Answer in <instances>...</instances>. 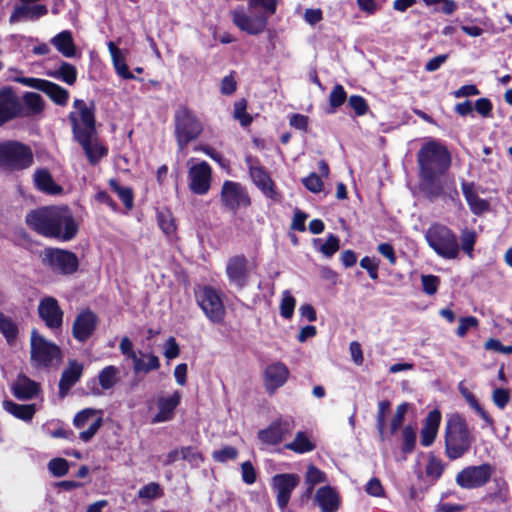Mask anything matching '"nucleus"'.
<instances>
[{"mask_svg": "<svg viewBox=\"0 0 512 512\" xmlns=\"http://www.w3.org/2000/svg\"><path fill=\"white\" fill-rule=\"evenodd\" d=\"M76 111L69 114V120L72 125V131L75 139L95 135V117L93 107H88L87 104L81 100L76 99L73 103Z\"/></svg>", "mask_w": 512, "mask_h": 512, "instance_id": "9", "label": "nucleus"}, {"mask_svg": "<svg viewBox=\"0 0 512 512\" xmlns=\"http://www.w3.org/2000/svg\"><path fill=\"white\" fill-rule=\"evenodd\" d=\"M48 469L55 477H62L68 473L69 465L64 458H54L49 461Z\"/></svg>", "mask_w": 512, "mask_h": 512, "instance_id": "52", "label": "nucleus"}, {"mask_svg": "<svg viewBox=\"0 0 512 512\" xmlns=\"http://www.w3.org/2000/svg\"><path fill=\"white\" fill-rule=\"evenodd\" d=\"M476 232L470 229H464L460 234V250L462 249L470 258L473 257L474 245L476 243Z\"/></svg>", "mask_w": 512, "mask_h": 512, "instance_id": "46", "label": "nucleus"}, {"mask_svg": "<svg viewBox=\"0 0 512 512\" xmlns=\"http://www.w3.org/2000/svg\"><path fill=\"white\" fill-rule=\"evenodd\" d=\"M34 162L32 149L19 141L0 142V168L7 172L22 171L30 168Z\"/></svg>", "mask_w": 512, "mask_h": 512, "instance_id": "5", "label": "nucleus"}, {"mask_svg": "<svg viewBox=\"0 0 512 512\" xmlns=\"http://www.w3.org/2000/svg\"><path fill=\"white\" fill-rule=\"evenodd\" d=\"M425 471L427 476L433 479H438L441 477L444 471V464L440 459L431 457L428 461Z\"/></svg>", "mask_w": 512, "mask_h": 512, "instance_id": "59", "label": "nucleus"}, {"mask_svg": "<svg viewBox=\"0 0 512 512\" xmlns=\"http://www.w3.org/2000/svg\"><path fill=\"white\" fill-rule=\"evenodd\" d=\"M403 438V452L411 453L414 449L416 442V434L411 426H406L402 431Z\"/></svg>", "mask_w": 512, "mask_h": 512, "instance_id": "60", "label": "nucleus"}, {"mask_svg": "<svg viewBox=\"0 0 512 512\" xmlns=\"http://www.w3.org/2000/svg\"><path fill=\"white\" fill-rule=\"evenodd\" d=\"M492 401L499 408L504 409L510 401V393L504 388H496L492 392Z\"/></svg>", "mask_w": 512, "mask_h": 512, "instance_id": "63", "label": "nucleus"}, {"mask_svg": "<svg viewBox=\"0 0 512 512\" xmlns=\"http://www.w3.org/2000/svg\"><path fill=\"white\" fill-rule=\"evenodd\" d=\"M234 117L239 120L242 126H247L252 122V118L246 113V103L244 100L234 104Z\"/></svg>", "mask_w": 512, "mask_h": 512, "instance_id": "62", "label": "nucleus"}, {"mask_svg": "<svg viewBox=\"0 0 512 512\" xmlns=\"http://www.w3.org/2000/svg\"><path fill=\"white\" fill-rule=\"evenodd\" d=\"M493 472L489 463L467 466L457 473L455 481L463 489L480 488L489 482Z\"/></svg>", "mask_w": 512, "mask_h": 512, "instance_id": "11", "label": "nucleus"}, {"mask_svg": "<svg viewBox=\"0 0 512 512\" xmlns=\"http://www.w3.org/2000/svg\"><path fill=\"white\" fill-rule=\"evenodd\" d=\"M107 45L116 73L123 79H135V76L129 71L123 52L112 41Z\"/></svg>", "mask_w": 512, "mask_h": 512, "instance_id": "34", "label": "nucleus"}, {"mask_svg": "<svg viewBox=\"0 0 512 512\" xmlns=\"http://www.w3.org/2000/svg\"><path fill=\"white\" fill-rule=\"evenodd\" d=\"M60 348L36 330L31 332V360L37 367H49L61 360Z\"/></svg>", "mask_w": 512, "mask_h": 512, "instance_id": "7", "label": "nucleus"}, {"mask_svg": "<svg viewBox=\"0 0 512 512\" xmlns=\"http://www.w3.org/2000/svg\"><path fill=\"white\" fill-rule=\"evenodd\" d=\"M441 422V413L438 410L430 411L421 430V445L429 447L433 444Z\"/></svg>", "mask_w": 512, "mask_h": 512, "instance_id": "27", "label": "nucleus"}, {"mask_svg": "<svg viewBox=\"0 0 512 512\" xmlns=\"http://www.w3.org/2000/svg\"><path fill=\"white\" fill-rule=\"evenodd\" d=\"M452 164L448 148L438 140L425 142L417 152L419 189L430 201L438 198L458 197L454 181L446 177Z\"/></svg>", "mask_w": 512, "mask_h": 512, "instance_id": "1", "label": "nucleus"}, {"mask_svg": "<svg viewBox=\"0 0 512 512\" xmlns=\"http://www.w3.org/2000/svg\"><path fill=\"white\" fill-rule=\"evenodd\" d=\"M305 481L308 485V493L310 494L316 484L326 481V474L314 465H309L307 468Z\"/></svg>", "mask_w": 512, "mask_h": 512, "instance_id": "47", "label": "nucleus"}, {"mask_svg": "<svg viewBox=\"0 0 512 512\" xmlns=\"http://www.w3.org/2000/svg\"><path fill=\"white\" fill-rule=\"evenodd\" d=\"M231 15L233 24L249 35H259L267 28L266 13H258L249 7L240 5L232 10Z\"/></svg>", "mask_w": 512, "mask_h": 512, "instance_id": "8", "label": "nucleus"}, {"mask_svg": "<svg viewBox=\"0 0 512 512\" xmlns=\"http://www.w3.org/2000/svg\"><path fill=\"white\" fill-rule=\"evenodd\" d=\"M199 306L212 323H221L225 316V307L220 293L211 286L203 287L196 293Z\"/></svg>", "mask_w": 512, "mask_h": 512, "instance_id": "10", "label": "nucleus"}, {"mask_svg": "<svg viewBox=\"0 0 512 512\" xmlns=\"http://www.w3.org/2000/svg\"><path fill=\"white\" fill-rule=\"evenodd\" d=\"M43 262L48 265L49 268L58 274H72L78 268V259L72 252L48 248L43 253Z\"/></svg>", "mask_w": 512, "mask_h": 512, "instance_id": "12", "label": "nucleus"}, {"mask_svg": "<svg viewBox=\"0 0 512 512\" xmlns=\"http://www.w3.org/2000/svg\"><path fill=\"white\" fill-rule=\"evenodd\" d=\"M315 444L304 432H298L293 441L287 443L285 448L298 454L311 452L315 449Z\"/></svg>", "mask_w": 512, "mask_h": 512, "instance_id": "39", "label": "nucleus"}, {"mask_svg": "<svg viewBox=\"0 0 512 512\" xmlns=\"http://www.w3.org/2000/svg\"><path fill=\"white\" fill-rule=\"evenodd\" d=\"M289 377V370L285 364L276 362L269 365L264 373L265 386L267 391L272 394L278 388L282 387Z\"/></svg>", "mask_w": 512, "mask_h": 512, "instance_id": "24", "label": "nucleus"}, {"mask_svg": "<svg viewBox=\"0 0 512 512\" xmlns=\"http://www.w3.org/2000/svg\"><path fill=\"white\" fill-rule=\"evenodd\" d=\"M508 485L503 479H494V490L488 492L485 500L491 503H505L508 500Z\"/></svg>", "mask_w": 512, "mask_h": 512, "instance_id": "41", "label": "nucleus"}, {"mask_svg": "<svg viewBox=\"0 0 512 512\" xmlns=\"http://www.w3.org/2000/svg\"><path fill=\"white\" fill-rule=\"evenodd\" d=\"M21 82L31 88L44 92L58 105L64 106L68 102V91L51 81L38 78H23Z\"/></svg>", "mask_w": 512, "mask_h": 512, "instance_id": "21", "label": "nucleus"}, {"mask_svg": "<svg viewBox=\"0 0 512 512\" xmlns=\"http://www.w3.org/2000/svg\"><path fill=\"white\" fill-rule=\"evenodd\" d=\"M349 106L355 111L357 116H363L368 110L366 100L359 95H352L348 100Z\"/></svg>", "mask_w": 512, "mask_h": 512, "instance_id": "64", "label": "nucleus"}, {"mask_svg": "<svg viewBox=\"0 0 512 512\" xmlns=\"http://www.w3.org/2000/svg\"><path fill=\"white\" fill-rule=\"evenodd\" d=\"M340 247V240L337 236L330 234L319 250L328 258L332 257Z\"/></svg>", "mask_w": 512, "mask_h": 512, "instance_id": "55", "label": "nucleus"}, {"mask_svg": "<svg viewBox=\"0 0 512 512\" xmlns=\"http://www.w3.org/2000/svg\"><path fill=\"white\" fill-rule=\"evenodd\" d=\"M220 200L222 205L233 213L251 204V199L246 189L240 183L230 180L224 181L221 188Z\"/></svg>", "mask_w": 512, "mask_h": 512, "instance_id": "13", "label": "nucleus"}, {"mask_svg": "<svg viewBox=\"0 0 512 512\" xmlns=\"http://www.w3.org/2000/svg\"><path fill=\"white\" fill-rule=\"evenodd\" d=\"M250 176L254 184L268 197L274 195L273 182L268 173L258 165L249 166Z\"/></svg>", "mask_w": 512, "mask_h": 512, "instance_id": "31", "label": "nucleus"}, {"mask_svg": "<svg viewBox=\"0 0 512 512\" xmlns=\"http://www.w3.org/2000/svg\"><path fill=\"white\" fill-rule=\"evenodd\" d=\"M347 94L342 85H336L330 95H329V104L333 108L332 112L338 107H340L346 100Z\"/></svg>", "mask_w": 512, "mask_h": 512, "instance_id": "53", "label": "nucleus"}, {"mask_svg": "<svg viewBox=\"0 0 512 512\" xmlns=\"http://www.w3.org/2000/svg\"><path fill=\"white\" fill-rule=\"evenodd\" d=\"M73 424L78 429H81L84 426L88 425V429L82 431L79 434V437L82 441L88 442L94 437L96 432L101 427L102 418L97 416V410L92 408H86L75 415L73 419Z\"/></svg>", "mask_w": 512, "mask_h": 512, "instance_id": "20", "label": "nucleus"}, {"mask_svg": "<svg viewBox=\"0 0 512 512\" xmlns=\"http://www.w3.org/2000/svg\"><path fill=\"white\" fill-rule=\"evenodd\" d=\"M48 14V7L42 3L19 2L9 17L10 24L25 21H37Z\"/></svg>", "mask_w": 512, "mask_h": 512, "instance_id": "18", "label": "nucleus"}, {"mask_svg": "<svg viewBox=\"0 0 512 512\" xmlns=\"http://www.w3.org/2000/svg\"><path fill=\"white\" fill-rule=\"evenodd\" d=\"M20 111L21 105L13 90L0 89V126L17 117Z\"/></svg>", "mask_w": 512, "mask_h": 512, "instance_id": "23", "label": "nucleus"}, {"mask_svg": "<svg viewBox=\"0 0 512 512\" xmlns=\"http://www.w3.org/2000/svg\"><path fill=\"white\" fill-rule=\"evenodd\" d=\"M238 451L232 446H225L222 449L216 450L212 453V458L217 462H227L237 457Z\"/></svg>", "mask_w": 512, "mask_h": 512, "instance_id": "57", "label": "nucleus"}, {"mask_svg": "<svg viewBox=\"0 0 512 512\" xmlns=\"http://www.w3.org/2000/svg\"><path fill=\"white\" fill-rule=\"evenodd\" d=\"M97 323L98 317L93 311L89 309L82 310L73 322V337L81 343L87 341L93 335Z\"/></svg>", "mask_w": 512, "mask_h": 512, "instance_id": "19", "label": "nucleus"}, {"mask_svg": "<svg viewBox=\"0 0 512 512\" xmlns=\"http://www.w3.org/2000/svg\"><path fill=\"white\" fill-rule=\"evenodd\" d=\"M76 141L82 146L87 158L93 164L107 154V150L97 141L95 135H87L76 139Z\"/></svg>", "mask_w": 512, "mask_h": 512, "instance_id": "29", "label": "nucleus"}, {"mask_svg": "<svg viewBox=\"0 0 512 512\" xmlns=\"http://www.w3.org/2000/svg\"><path fill=\"white\" fill-rule=\"evenodd\" d=\"M33 181L35 187L43 193L59 195L63 191V188L55 183L51 173L47 169L42 168L35 170Z\"/></svg>", "mask_w": 512, "mask_h": 512, "instance_id": "28", "label": "nucleus"}, {"mask_svg": "<svg viewBox=\"0 0 512 512\" xmlns=\"http://www.w3.org/2000/svg\"><path fill=\"white\" fill-rule=\"evenodd\" d=\"M459 391L461 395L464 397L469 406L474 409L479 416L488 424H493V419L489 416V414L481 407L475 395L462 383L459 384Z\"/></svg>", "mask_w": 512, "mask_h": 512, "instance_id": "40", "label": "nucleus"}, {"mask_svg": "<svg viewBox=\"0 0 512 512\" xmlns=\"http://www.w3.org/2000/svg\"><path fill=\"white\" fill-rule=\"evenodd\" d=\"M248 7L258 13H266L269 18L276 12V0H250Z\"/></svg>", "mask_w": 512, "mask_h": 512, "instance_id": "48", "label": "nucleus"}, {"mask_svg": "<svg viewBox=\"0 0 512 512\" xmlns=\"http://www.w3.org/2000/svg\"><path fill=\"white\" fill-rule=\"evenodd\" d=\"M300 477L297 474H276L272 478L271 486L276 492V501L280 509L286 508L292 491L298 486Z\"/></svg>", "mask_w": 512, "mask_h": 512, "instance_id": "15", "label": "nucleus"}, {"mask_svg": "<svg viewBox=\"0 0 512 512\" xmlns=\"http://www.w3.org/2000/svg\"><path fill=\"white\" fill-rule=\"evenodd\" d=\"M26 223L45 237L63 241L71 240L78 231L73 215L66 206L43 207L31 211L26 216Z\"/></svg>", "mask_w": 512, "mask_h": 512, "instance_id": "2", "label": "nucleus"}, {"mask_svg": "<svg viewBox=\"0 0 512 512\" xmlns=\"http://www.w3.org/2000/svg\"><path fill=\"white\" fill-rule=\"evenodd\" d=\"M157 221L161 230L166 235H172L176 230L175 220L172 213L168 210H162L157 213Z\"/></svg>", "mask_w": 512, "mask_h": 512, "instance_id": "45", "label": "nucleus"}, {"mask_svg": "<svg viewBox=\"0 0 512 512\" xmlns=\"http://www.w3.org/2000/svg\"><path fill=\"white\" fill-rule=\"evenodd\" d=\"M174 126L175 137L180 151H183L189 142L198 138L203 130L201 122L193 111L186 106H181L175 111Z\"/></svg>", "mask_w": 512, "mask_h": 512, "instance_id": "6", "label": "nucleus"}, {"mask_svg": "<svg viewBox=\"0 0 512 512\" xmlns=\"http://www.w3.org/2000/svg\"><path fill=\"white\" fill-rule=\"evenodd\" d=\"M181 393L174 391L172 395L168 397H160L158 399V413L153 418V423H162L169 421L174 416V410L180 404Z\"/></svg>", "mask_w": 512, "mask_h": 512, "instance_id": "25", "label": "nucleus"}, {"mask_svg": "<svg viewBox=\"0 0 512 512\" xmlns=\"http://www.w3.org/2000/svg\"><path fill=\"white\" fill-rule=\"evenodd\" d=\"M295 422L292 417L279 418L270 425L258 432V439L263 445L274 446L281 443L286 436L290 435Z\"/></svg>", "mask_w": 512, "mask_h": 512, "instance_id": "14", "label": "nucleus"}, {"mask_svg": "<svg viewBox=\"0 0 512 512\" xmlns=\"http://www.w3.org/2000/svg\"><path fill=\"white\" fill-rule=\"evenodd\" d=\"M303 185L312 193H319L323 189V181L316 173H310L302 180Z\"/></svg>", "mask_w": 512, "mask_h": 512, "instance_id": "58", "label": "nucleus"}, {"mask_svg": "<svg viewBox=\"0 0 512 512\" xmlns=\"http://www.w3.org/2000/svg\"><path fill=\"white\" fill-rule=\"evenodd\" d=\"M23 101L31 114H38L44 108L43 99L38 93L27 92L23 97Z\"/></svg>", "mask_w": 512, "mask_h": 512, "instance_id": "49", "label": "nucleus"}, {"mask_svg": "<svg viewBox=\"0 0 512 512\" xmlns=\"http://www.w3.org/2000/svg\"><path fill=\"white\" fill-rule=\"evenodd\" d=\"M53 76L68 85H73L77 79V70L72 64L62 62Z\"/></svg>", "mask_w": 512, "mask_h": 512, "instance_id": "42", "label": "nucleus"}, {"mask_svg": "<svg viewBox=\"0 0 512 512\" xmlns=\"http://www.w3.org/2000/svg\"><path fill=\"white\" fill-rule=\"evenodd\" d=\"M188 178L190 190L197 195H205L211 186L212 170L210 165L201 161L191 166Z\"/></svg>", "mask_w": 512, "mask_h": 512, "instance_id": "16", "label": "nucleus"}, {"mask_svg": "<svg viewBox=\"0 0 512 512\" xmlns=\"http://www.w3.org/2000/svg\"><path fill=\"white\" fill-rule=\"evenodd\" d=\"M82 373L83 365L76 360H70L68 367L62 372L59 381V393L61 397H64L69 389L79 381Z\"/></svg>", "mask_w": 512, "mask_h": 512, "instance_id": "26", "label": "nucleus"}, {"mask_svg": "<svg viewBox=\"0 0 512 512\" xmlns=\"http://www.w3.org/2000/svg\"><path fill=\"white\" fill-rule=\"evenodd\" d=\"M182 459L192 467H198L203 462L201 453L191 446L182 447Z\"/></svg>", "mask_w": 512, "mask_h": 512, "instance_id": "54", "label": "nucleus"}, {"mask_svg": "<svg viewBox=\"0 0 512 512\" xmlns=\"http://www.w3.org/2000/svg\"><path fill=\"white\" fill-rule=\"evenodd\" d=\"M474 437L466 420L459 414H452L445 426V453L451 460H456L469 452Z\"/></svg>", "mask_w": 512, "mask_h": 512, "instance_id": "3", "label": "nucleus"}, {"mask_svg": "<svg viewBox=\"0 0 512 512\" xmlns=\"http://www.w3.org/2000/svg\"><path fill=\"white\" fill-rule=\"evenodd\" d=\"M296 305L295 298L291 295L289 291H284L282 294L281 304H280V314L285 319H290L293 316L294 308Z\"/></svg>", "mask_w": 512, "mask_h": 512, "instance_id": "50", "label": "nucleus"}, {"mask_svg": "<svg viewBox=\"0 0 512 512\" xmlns=\"http://www.w3.org/2000/svg\"><path fill=\"white\" fill-rule=\"evenodd\" d=\"M110 187L113 191L118 195L120 200L123 202L124 206L130 210L133 207V191L129 187L121 186L115 179H111L109 181Z\"/></svg>", "mask_w": 512, "mask_h": 512, "instance_id": "44", "label": "nucleus"}, {"mask_svg": "<svg viewBox=\"0 0 512 512\" xmlns=\"http://www.w3.org/2000/svg\"><path fill=\"white\" fill-rule=\"evenodd\" d=\"M133 371L135 374L144 373L148 374L151 371L158 370L160 367V360L158 356L153 353H146L139 351L137 357L133 360Z\"/></svg>", "mask_w": 512, "mask_h": 512, "instance_id": "32", "label": "nucleus"}, {"mask_svg": "<svg viewBox=\"0 0 512 512\" xmlns=\"http://www.w3.org/2000/svg\"><path fill=\"white\" fill-rule=\"evenodd\" d=\"M461 187L463 195L473 213L480 214L488 208L487 202L476 193L473 183L463 182Z\"/></svg>", "mask_w": 512, "mask_h": 512, "instance_id": "36", "label": "nucleus"}, {"mask_svg": "<svg viewBox=\"0 0 512 512\" xmlns=\"http://www.w3.org/2000/svg\"><path fill=\"white\" fill-rule=\"evenodd\" d=\"M315 499L323 512H334L338 509V497L335 491L330 487L320 488Z\"/></svg>", "mask_w": 512, "mask_h": 512, "instance_id": "37", "label": "nucleus"}, {"mask_svg": "<svg viewBox=\"0 0 512 512\" xmlns=\"http://www.w3.org/2000/svg\"><path fill=\"white\" fill-rule=\"evenodd\" d=\"M428 246L441 258L454 260L459 257L460 245L456 233L448 226L433 223L425 232Z\"/></svg>", "mask_w": 512, "mask_h": 512, "instance_id": "4", "label": "nucleus"}, {"mask_svg": "<svg viewBox=\"0 0 512 512\" xmlns=\"http://www.w3.org/2000/svg\"><path fill=\"white\" fill-rule=\"evenodd\" d=\"M162 495L161 487L158 483L151 482L143 486L138 491V497L141 499H155Z\"/></svg>", "mask_w": 512, "mask_h": 512, "instance_id": "56", "label": "nucleus"}, {"mask_svg": "<svg viewBox=\"0 0 512 512\" xmlns=\"http://www.w3.org/2000/svg\"><path fill=\"white\" fill-rule=\"evenodd\" d=\"M38 314L49 329L54 331L61 329L64 312L55 298L45 297L41 299L38 305Z\"/></svg>", "mask_w": 512, "mask_h": 512, "instance_id": "17", "label": "nucleus"}, {"mask_svg": "<svg viewBox=\"0 0 512 512\" xmlns=\"http://www.w3.org/2000/svg\"><path fill=\"white\" fill-rule=\"evenodd\" d=\"M51 44L67 58L74 57L76 55V46L73 41V37L70 31L64 30L51 39Z\"/></svg>", "mask_w": 512, "mask_h": 512, "instance_id": "33", "label": "nucleus"}, {"mask_svg": "<svg viewBox=\"0 0 512 512\" xmlns=\"http://www.w3.org/2000/svg\"><path fill=\"white\" fill-rule=\"evenodd\" d=\"M39 390V385L25 375H19L12 386L14 396L19 400L33 398Z\"/></svg>", "mask_w": 512, "mask_h": 512, "instance_id": "30", "label": "nucleus"}, {"mask_svg": "<svg viewBox=\"0 0 512 512\" xmlns=\"http://www.w3.org/2000/svg\"><path fill=\"white\" fill-rule=\"evenodd\" d=\"M120 381V369L114 365L104 367L98 374V382L103 390H111Z\"/></svg>", "mask_w": 512, "mask_h": 512, "instance_id": "38", "label": "nucleus"}, {"mask_svg": "<svg viewBox=\"0 0 512 512\" xmlns=\"http://www.w3.org/2000/svg\"><path fill=\"white\" fill-rule=\"evenodd\" d=\"M391 403L388 400H383L378 403L377 410V429L381 439H384V428L386 425V414L389 412Z\"/></svg>", "mask_w": 512, "mask_h": 512, "instance_id": "51", "label": "nucleus"}, {"mask_svg": "<svg viewBox=\"0 0 512 512\" xmlns=\"http://www.w3.org/2000/svg\"><path fill=\"white\" fill-rule=\"evenodd\" d=\"M421 283L423 291L428 295H434L439 287L440 279L434 275H422Z\"/></svg>", "mask_w": 512, "mask_h": 512, "instance_id": "61", "label": "nucleus"}, {"mask_svg": "<svg viewBox=\"0 0 512 512\" xmlns=\"http://www.w3.org/2000/svg\"><path fill=\"white\" fill-rule=\"evenodd\" d=\"M248 261L245 256L237 255L227 261L226 274L231 284L242 289L246 286L249 272Z\"/></svg>", "mask_w": 512, "mask_h": 512, "instance_id": "22", "label": "nucleus"}, {"mask_svg": "<svg viewBox=\"0 0 512 512\" xmlns=\"http://www.w3.org/2000/svg\"><path fill=\"white\" fill-rule=\"evenodd\" d=\"M0 332L10 344L15 341L18 335L17 325L11 318L3 313H0Z\"/></svg>", "mask_w": 512, "mask_h": 512, "instance_id": "43", "label": "nucleus"}, {"mask_svg": "<svg viewBox=\"0 0 512 512\" xmlns=\"http://www.w3.org/2000/svg\"><path fill=\"white\" fill-rule=\"evenodd\" d=\"M2 406L6 412L23 421H30L36 412L35 404H17L11 400H5Z\"/></svg>", "mask_w": 512, "mask_h": 512, "instance_id": "35", "label": "nucleus"}]
</instances>
